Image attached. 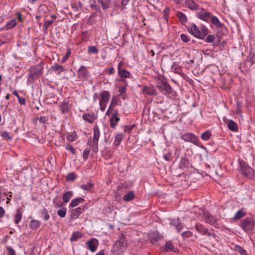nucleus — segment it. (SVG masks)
Here are the masks:
<instances>
[{"label": "nucleus", "instance_id": "1", "mask_svg": "<svg viewBox=\"0 0 255 255\" xmlns=\"http://www.w3.org/2000/svg\"><path fill=\"white\" fill-rule=\"evenodd\" d=\"M99 101L100 109L102 112H104L107 107V105L110 99V93L108 91H103L100 94Z\"/></svg>", "mask_w": 255, "mask_h": 255}, {"label": "nucleus", "instance_id": "2", "mask_svg": "<svg viewBox=\"0 0 255 255\" xmlns=\"http://www.w3.org/2000/svg\"><path fill=\"white\" fill-rule=\"evenodd\" d=\"M240 170L243 174L249 178H252L254 177L255 171L250 167L245 162L240 161Z\"/></svg>", "mask_w": 255, "mask_h": 255}, {"label": "nucleus", "instance_id": "3", "mask_svg": "<svg viewBox=\"0 0 255 255\" xmlns=\"http://www.w3.org/2000/svg\"><path fill=\"white\" fill-rule=\"evenodd\" d=\"M181 138L186 142L193 143L194 144L199 146L200 143L197 137L192 132H187L183 134Z\"/></svg>", "mask_w": 255, "mask_h": 255}, {"label": "nucleus", "instance_id": "4", "mask_svg": "<svg viewBox=\"0 0 255 255\" xmlns=\"http://www.w3.org/2000/svg\"><path fill=\"white\" fill-rule=\"evenodd\" d=\"M254 227V221L252 218L247 217L241 221V227L246 232L252 230Z\"/></svg>", "mask_w": 255, "mask_h": 255}, {"label": "nucleus", "instance_id": "5", "mask_svg": "<svg viewBox=\"0 0 255 255\" xmlns=\"http://www.w3.org/2000/svg\"><path fill=\"white\" fill-rule=\"evenodd\" d=\"M198 10L199 11L196 13V16L201 20L209 22L212 15L211 13L206 11L203 7H201Z\"/></svg>", "mask_w": 255, "mask_h": 255}, {"label": "nucleus", "instance_id": "6", "mask_svg": "<svg viewBox=\"0 0 255 255\" xmlns=\"http://www.w3.org/2000/svg\"><path fill=\"white\" fill-rule=\"evenodd\" d=\"M127 243L123 238H121L119 240L117 241L114 245V249L117 254L121 253L126 249Z\"/></svg>", "mask_w": 255, "mask_h": 255}, {"label": "nucleus", "instance_id": "7", "mask_svg": "<svg viewBox=\"0 0 255 255\" xmlns=\"http://www.w3.org/2000/svg\"><path fill=\"white\" fill-rule=\"evenodd\" d=\"M157 87L163 94L167 95L171 93L172 88L171 86L166 82L160 81L157 83Z\"/></svg>", "mask_w": 255, "mask_h": 255}, {"label": "nucleus", "instance_id": "8", "mask_svg": "<svg viewBox=\"0 0 255 255\" xmlns=\"http://www.w3.org/2000/svg\"><path fill=\"white\" fill-rule=\"evenodd\" d=\"M42 66L41 64L31 66L29 69V74L32 79L38 78L42 73Z\"/></svg>", "mask_w": 255, "mask_h": 255}, {"label": "nucleus", "instance_id": "9", "mask_svg": "<svg viewBox=\"0 0 255 255\" xmlns=\"http://www.w3.org/2000/svg\"><path fill=\"white\" fill-rule=\"evenodd\" d=\"M195 229L202 235H207V236H212L215 238L216 234L213 233L209 232L208 230L202 224L200 223H197L195 225Z\"/></svg>", "mask_w": 255, "mask_h": 255}, {"label": "nucleus", "instance_id": "10", "mask_svg": "<svg viewBox=\"0 0 255 255\" xmlns=\"http://www.w3.org/2000/svg\"><path fill=\"white\" fill-rule=\"evenodd\" d=\"M203 216L205 222L212 226H213L218 221V219L210 214L207 211H203Z\"/></svg>", "mask_w": 255, "mask_h": 255}, {"label": "nucleus", "instance_id": "11", "mask_svg": "<svg viewBox=\"0 0 255 255\" xmlns=\"http://www.w3.org/2000/svg\"><path fill=\"white\" fill-rule=\"evenodd\" d=\"M89 76V71L84 66H81L79 68L77 72V76L78 78L82 80H86Z\"/></svg>", "mask_w": 255, "mask_h": 255}, {"label": "nucleus", "instance_id": "12", "mask_svg": "<svg viewBox=\"0 0 255 255\" xmlns=\"http://www.w3.org/2000/svg\"><path fill=\"white\" fill-rule=\"evenodd\" d=\"M188 31L195 37L199 38L200 35V30L199 27L194 23H192L188 27Z\"/></svg>", "mask_w": 255, "mask_h": 255}, {"label": "nucleus", "instance_id": "13", "mask_svg": "<svg viewBox=\"0 0 255 255\" xmlns=\"http://www.w3.org/2000/svg\"><path fill=\"white\" fill-rule=\"evenodd\" d=\"M86 206L79 207L75 209L72 210L71 213V219L72 220L77 219L79 216L85 211Z\"/></svg>", "mask_w": 255, "mask_h": 255}, {"label": "nucleus", "instance_id": "14", "mask_svg": "<svg viewBox=\"0 0 255 255\" xmlns=\"http://www.w3.org/2000/svg\"><path fill=\"white\" fill-rule=\"evenodd\" d=\"M118 110H115L111 117L110 120V126L113 128L116 127L118 123L120 121V118L118 117Z\"/></svg>", "mask_w": 255, "mask_h": 255}, {"label": "nucleus", "instance_id": "15", "mask_svg": "<svg viewBox=\"0 0 255 255\" xmlns=\"http://www.w3.org/2000/svg\"><path fill=\"white\" fill-rule=\"evenodd\" d=\"M224 121L226 124L228 128L233 131H237L238 130L237 124L232 120H228L227 118L224 119Z\"/></svg>", "mask_w": 255, "mask_h": 255}, {"label": "nucleus", "instance_id": "16", "mask_svg": "<svg viewBox=\"0 0 255 255\" xmlns=\"http://www.w3.org/2000/svg\"><path fill=\"white\" fill-rule=\"evenodd\" d=\"M82 118L85 122H86L89 124H92L97 118V116L96 115H95L94 113H84L83 115Z\"/></svg>", "mask_w": 255, "mask_h": 255}, {"label": "nucleus", "instance_id": "17", "mask_svg": "<svg viewBox=\"0 0 255 255\" xmlns=\"http://www.w3.org/2000/svg\"><path fill=\"white\" fill-rule=\"evenodd\" d=\"M122 65V63L120 62L118 64V74L120 77L122 78H129L130 76V74L129 71L121 68V66Z\"/></svg>", "mask_w": 255, "mask_h": 255}, {"label": "nucleus", "instance_id": "18", "mask_svg": "<svg viewBox=\"0 0 255 255\" xmlns=\"http://www.w3.org/2000/svg\"><path fill=\"white\" fill-rule=\"evenodd\" d=\"M142 93L144 94H147L150 96H154L156 95V90L151 86H144L142 90Z\"/></svg>", "mask_w": 255, "mask_h": 255}, {"label": "nucleus", "instance_id": "19", "mask_svg": "<svg viewBox=\"0 0 255 255\" xmlns=\"http://www.w3.org/2000/svg\"><path fill=\"white\" fill-rule=\"evenodd\" d=\"M185 4L192 10H198L200 8L193 0H185Z\"/></svg>", "mask_w": 255, "mask_h": 255}, {"label": "nucleus", "instance_id": "20", "mask_svg": "<svg viewBox=\"0 0 255 255\" xmlns=\"http://www.w3.org/2000/svg\"><path fill=\"white\" fill-rule=\"evenodd\" d=\"M118 100L116 97H113L110 103V105L108 111L106 112V115L109 116L111 114V112L114 110L115 107L118 104Z\"/></svg>", "mask_w": 255, "mask_h": 255}, {"label": "nucleus", "instance_id": "21", "mask_svg": "<svg viewBox=\"0 0 255 255\" xmlns=\"http://www.w3.org/2000/svg\"><path fill=\"white\" fill-rule=\"evenodd\" d=\"M170 225L175 227L176 229L179 232L183 227V224L178 219H174L171 221Z\"/></svg>", "mask_w": 255, "mask_h": 255}, {"label": "nucleus", "instance_id": "22", "mask_svg": "<svg viewBox=\"0 0 255 255\" xmlns=\"http://www.w3.org/2000/svg\"><path fill=\"white\" fill-rule=\"evenodd\" d=\"M93 143H96L97 142H98L99 139L100 135V131L99 128L97 125H95L93 128Z\"/></svg>", "mask_w": 255, "mask_h": 255}, {"label": "nucleus", "instance_id": "23", "mask_svg": "<svg viewBox=\"0 0 255 255\" xmlns=\"http://www.w3.org/2000/svg\"><path fill=\"white\" fill-rule=\"evenodd\" d=\"M149 238L152 242H156L161 240L162 236L157 231H154L149 234Z\"/></svg>", "mask_w": 255, "mask_h": 255}, {"label": "nucleus", "instance_id": "24", "mask_svg": "<svg viewBox=\"0 0 255 255\" xmlns=\"http://www.w3.org/2000/svg\"><path fill=\"white\" fill-rule=\"evenodd\" d=\"M210 18L211 23L217 27L221 28L224 25L223 23L220 21L219 18L217 16L215 15H211Z\"/></svg>", "mask_w": 255, "mask_h": 255}, {"label": "nucleus", "instance_id": "25", "mask_svg": "<svg viewBox=\"0 0 255 255\" xmlns=\"http://www.w3.org/2000/svg\"><path fill=\"white\" fill-rule=\"evenodd\" d=\"M190 165V163L188 158L186 157L181 158L179 163V167L180 168L184 169L185 168H188Z\"/></svg>", "mask_w": 255, "mask_h": 255}, {"label": "nucleus", "instance_id": "26", "mask_svg": "<svg viewBox=\"0 0 255 255\" xmlns=\"http://www.w3.org/2000/svg\"><path fill=\"white\" fill-rule=\"evenodd\" d=\"M200 35L199 39L204 40L208 34V29L204 25H201L200 27Z\"/></svg>", "mask_w": 255, "mask_h": 255}, {"label": "nucleus", "instance_id": "27", "mask_svg": "<svg viewBox=\"0 0 255 255\" xmlns=\"http://www.w3.org/2000/svg\"><path fill=\"white\" fill-rule=\"evenodd\" d=\"M51 68L53 71L57 72L58 74H60L62 72L65 71V68L63 66L57 64L53 65Z\"/></svg>", "mask_w": 255, "mask_h": 255}, {"label": "nucleus", "instance_id": "28", "mask_svg": "<svg viewBox=\"0 0 255 255\" xmlns=\"http://www.w3.org/2000/svg\"><path fill=\"white\" fill-rule=\"evenodd\" d=\"M41 225V222L36 220H31L30 222L29 227L32 230H37Z\"/></svg>", "mask_w": 255, "mask_h": 255}, {"label": "nucleus", "instance_id": "29", "mask_svg": "<svg viewBox=\"0 0 255 255\" xmlns=\"http://www.w3.org/2000/svg\"><path fill=\"white\" fill-rule=\"evenodd\" d=\"M84 201V199L82 197H79L76 199H73L71 201L69 207L71 208H73L78 205H79L80 203L83 202Z\"/></svg>", "mask_w": 255, "mask_h": 255}, {"label": "nucleus", "instance_id": "30", "mask_svg": "<svg viewBox=\"0 0 255 255\" xmlns=\"http://www.w3.org/2000/svg\"><path fill=\"white\" fill-rule=\"evenodd\" d=\"M73 192L72 191H69L66 192L65 193H64L63 195V202L67 203H68L71 198L73 197Z\"/></svg>", "mask_w": 255, "mask_h": 255}, {"label": "nucleus", "instance_id": "31", "mask_svg": "<svg viewBox=\"0 0 255 255\" xmlns=\"http://www.w3.org/2000/svg\"><path fill=\"white\" fill-rule=\"evenodd\" d=\"M176 15L181 23L184 24L187 22V17L184 13L180 11H177Z\"/></svg>", "mask_w": 255, "mask_h": 255}, {"label": "nucleus", "instance_id": "32", "mask_svg": "<svg viewBox=\"0 0 255 255\" xmlns=\"http://www.w3.org/2000/svg\"><path fill=\"white\" fill-rule=\"evenodd\" d=\"M93 187L94 185L91 182H89L86 184H82L80 186V188L88 191H91L93 189Z\"/></svg>", "mask_w": 255, "mask_h": 255}, {"label": "nucleus", "instance_id": "33", "mask_svg": "<svg viewBox=\"0 0 255 255\" xmlns=\"http://www.w3.org/2000/svg\"><path fill=\"white\" fill-rule=\"evenodd\" d=\"M17 23L15 19H13L8 21L5 25V28L6 30H10L16 26Z\"/></svg>", "mask_w": 255, "mask_h": 255}, {"label": "nucleus", "instance_id": "34", "mask_svg": "<svg viewBox=\"0 0 255 255\" xmlns=\"http://www.w3.org/2000/svg\"><path fill=\"white\" fill-rule=\"evenodd\" d=\"M87 245L89 250L92 252L96 251L97 245H96L94 241L91 240L87 242Z\"/></svg>", "mask_w": 255, "mask_h": 255}, {"label": "nucleus", "instance_id": "35", "mask_svg": "<svg viewBox=\"0 0 255 255\" xmlns=\"http://www.w3.org/2000/svg\"><path fill=\"white\" fill-rule=\"evenodd\" d=\"M60 108L63 113H67L69 109L68 103L66 101H63L60 105Z\"/></svg>", "mask_w": 255, "mask_h": 255}, {"label": "nucleus", "instance_id": "36", "mask_svg": "<svg viewBox=\"0 0 255 255\" xmlns=\"http://www.w3.org/2000/svg\"><path fill=\"white\" fill-rule=\"evenodd\" d=\"M123 138V135L122 133H118L115 136V139L114 141V144L116 146H119L121 143Z\"/></svg>", "mask_w": 255, "mask_h": 255}, {"label": "nucleus", "instance_id": "37", "mask_svg": "<svg viewBox=\"0 0 255 255\" xmlns=\"http://www.w3.org/2000/svg\"><path fill=\"white\" fill-rule=\"evenodd\" d=\"M101 3L103 9H106L110 7L111 0H98Z\"/></svg>", "mask_w": 255, "mask_h": 255}, {"label": "nucleus", "instance_id": "38", "mask_svg": "<svg viewBox=\"0 0 255 255\" xmlns=\"http://www.w3.org/2000/svg\"><path fill=\"white\" fill-rule=\"evenodd\" d=\"M174 250V247L173 244L170 242H167L165 245L163 251L165 252H168L173 251Z\"/></svg>", "mask_w": 255, "mask_h": 255}, {"label": "nucleus", "instance_id": "39", "mask_svg": "<svg viewBox=\"0 0 255 255\" xmlns=\"http://www.w3.org/2000/svg\"><path fill=\"white\" fill-rule=\"evenodd\" d=\"M82 235L79 232H75L73 233L70 238L71 241H77L80 238L82 237Z\"/></svg>", "mask_w": 255, "mask_h": 255}, {"label": "nucleus", "instance_id": "40", "mask_svg": "<svg viewBox=\"0 0 255 255\" xmlns=\"http://www.w3.org/2000/svg\"><path fill=\"white\" fill-rule=\"evenodd\" d=\"M134 198V194L133 191H129L123 197L124 200L126 201H131Z\"/></svg>", "mask_w": 255, "mask_h": 255}, {"label": "nucleus", "instance_id": "41", "mask_svg": "<svg viewBox=\"0 0 255 255\" xmlns=\"http://www.w3.org/2000/svg\"><path fill=\"white\" fill-rule=\"evenodd\" d=\"M41 217L44 221H47L50 218V215L49 214L48 210L44 208L41 211Z\"/></svg>", "mask_w": 255, "mask_h": 255}, {"label": "nucleus", "instance_id": "42", "mask_svg": "<svg viewBox=\"0 0 255 255\" xmlns=\"http://www.w3.org/2000/svg\"><path fill=\"white\" fill-rule=\"evenodd\" d=\"M22 218V213L19 209L16 210V214L14 216V223L18 224L21 221Z\"/></svg>", "mask_w": 255, "mask_h": 255}, {"label": "nucleus", "instance_id": "43", "mask_svg": "<svg viewBox=\"0 0 255 255\" xmlns=\"http://www.w3.org/2000/svg\"><path fill=\"white\" fill-rule=\"evenodd\" d=\"M246 215V213L243 211V209H241L238 210L236 213L235 214L234 219H239L243 217Z\"/></svg>", "mask_w": 255, "mask_h": 255}, {"label": "nucleus", "instance_id": "44", "mask_svg": "<svg viewBox=\"0 0 255 255\" xmlns=\"http://www.w3.org/2000/svg\"><path fill=\"white\" fill-rule=\"evenodd\" d=\"M211 135V133L209 130H206L201 134V138L202 140L206 141L210 138Z\"/></svg>", "mask_w": 255, "mask_h": 255}, {"label": "nucleus", "instance_id": "45", "mask_svg": "<svg viewBox=\"0 0 255 255\" xmlns=\"http://www.w3.org/2000/svg\"><path fill=\"white\" fill-rule=\"evenodd\" d=\"M171 70L172 72L175 73L179 74L181 72L180 67L176 62H173L172 64Z\"/></svg>", "mask_w": 255, "mask_h": 255}, {"label": "nucleus", "instance_id": "46", "mask_svg": "<svg viewBox=\"0 0 255 255\" xmlns=\"http://www.w3.org/2000/svg\"><path fill=\"white\" fill-rule=\"evenodd\" d=\"M77 138V135L75 131H74L70 134L67 135L66 138L70 142H73L75 141Z\"/></svg>", "mask_w": 255, "mask_h": 255}, {"label": "nucleus", "instance_id": "47", "mask_svg": "<svg viewBox=\"0 0 255 255\" xmlns=\"http://www.w3.org/2000/svg\"><path fill=\"white\" fill-rule=\"evenodd\" d=\"M67 212V209L63 207L57 211V214L61 218H64L65 217Z\"/></svg>", "mask_w": 255, "mask_h": 255}, {"label": "nucleus", "instance_id": "48", "mask_svg": "<svg viewBox=\"0 0 255 255\" xmlns=\"http://www.w3.org/2000/svg\"><path fill=\"white\" fill-rule=\"evenodd\" d=\"M77 178V175L74 172L69 173L66 177L67 180L73 181Z\"/></svg>", "mask_w": 255, "mask_h": 255}, {"label": "nucleus", "instance_id": "49", "mask_svg": "<svg viewBox=\"0 0 255 255\" xmlns=\"http://www.w3.org/2000/svg\"><path fill=\"white\" fill-rule=\"evenodd\" d=\"M235 250L236 252H238L242 255H245L246 254V251L240 246H236L235 247Z\"/></svg>", "mask_w": 255, "mask_h": 255}, {"label": "nucleus", "instance_id": "50", "mask_svg": "<svg viewBox=\"0 0 255 255\" xmlns=\"http://www.w3.org/2000/svg\"><path fill=\"white\" fill-rule=\"evenodd\" d=\"M88 51L89 53L97 54L98 49L95 46H90L88 47Z\"/></svg>", "mask_w": 255, "mask_h": 255}, {"label": "nucleus", "instance_id": "51", "mask_svg": "<svg viewBox=\"0 0 255 255\" xmlns=\"http://www.w3.org/2000/svg\"><path fill=\"white\" fill-rule=\"evenodd\" d=\"M215 39V37L214 35L212 34L208 35L207 37L206 38H205L204 40H205V41L208 43H211L213 42Z\"/></svg>", "mask_w": 255, "mask_h": 255}, {"label": "nucleus", "instance_id": "52", "mask_svg": "<svg viewBox=\"0 0 255 255\" xmlns=\"http://www.w3.org/2000/svg\"><path fill=\"white\" fill-rule=\"evenodd\" d=\"M181 236H182V237L183 238H190L193 236V233H192V232H191L189 231H187L182 232L181 234Z\"/></svg>", "mask_w": 255, "mask_h": 255}, {"label": "nucleus", "instance_id": "53", "mask_svg": "<svg viewBox=\"0 0 255 255\" xmlns=\"http://www.w3.org/2000/svg\"><path fill=\"white\" fill-rule=\"evenodd\" d=\"M126 87L125 86H120L119 87L118 92L119 95L121 96H124V94L126 93Z\"/></svg>", "mask_w": 255, "mask_h": 255}, {"label": "nucleus", "instance_id": "54", "mask_svg": "<svg viewBox=\"0 0 255 255\" xmlns=\"http://www.w3.org/2000/svg\"><path fill=\"white\" fill-rule=\"evenodd\" d=\"M0 135L4 139H8V140H11L12 138V137L9 135V133L7 131H5L2 132L0 133Z\"/></svg>", "mask_w": 255, "mask_h": 255}, {"label": "nucleus", "instance_id": "55", "mask_svg": "<svg viewBox=\"0 0 255 255\" xmlns=\"http://www.w3.org/2000/svg\"><path fill=\"white\" fill-rule=\"evenodd\" d=\"M82 39L84 41L88 40L89 37L88 35V32L87 31H83L81 35Z\"/></svg>", "mask_w": 255, "mask_h": 255}, {"label": "nucleus", "instance_id": "56", "mask_svg": "<svg viewBox=\"0 0 255 255\" xmlns=\"http://www.w3.org/2000/svg\"><path fill=\"white\" fill-rule=\"evenodd\" d=\"M170 13V9L169 7H165V8L163 10V14L164 18L167 20L168 19V16Z\"/></svg>", "mask_w": 255, "mask_h": 255}, {"label": "nucleus", "instance_id": "57", "mask_svg": "<svg viewBox=\"0 0 255 255\" xmlns=\"http://www.w3.org/2000/svg\"><path fill=\"white\" fill-rule=\"evenodd\" d=\"M6 250L8 255H16L15 250L11 247H6Z\"/></svg>", "mask_w": 255, "mask_h": 255}, {"label": "nucleus", "instance_id": "58", "mask_svg": "<svg viewBox=\"0 0 255 255\" xmlns=\"http://www.w3.org/2000/svg\"><path fill=\"white\" fill-rule=\"evenodd\" d=\"M90 152V149L89 148H86L83 151V157L84 159H87L88 158L89 153Z\"/></svg>", "mask_w": 255, "mask_h": 255}, {"label": "nucleus", "instance_id": "59", "mask_svg": "<svg viewBox=\"0 0 255 255\" xmlns=\"http://www.w3.org/2000/svg\"><path fill=\"white\" fill-rule=\"evenodd\" d=\"M66 150L70 151L73 154L76 153V150L72 146V145L68 144L65 147Z\"/></svg>", "mask_w": 255, "mask_h": 255}, {"label": "nucleus", "instance_id": "60", "mask_svg": "<svg viewBox=\"0 0 255 255\" xmlns=\"http://www.w3.org/2000/svg\"><path fill=\"white\" fill-rule=\"evenodd\" d=\"M164 158L167 161H171L172 160L171 154L169 152H167L163 154Z\"/></svg>", "mask_w": 255, "mask_h": 255}, {"label": "nucleus", "instance_id": "61", "mask_svg": "<svg viewBox=\"0 0 255 255\" xmlns=\"http://www.w3.org/2000/svg\"><path fill=\"white\" fill-rule=\"evenodd\" d=\"M53 22V20L46 21L43 24V28L47 29Z\"/></svg>", "mask_w": 255, "mask_h": 255}, {"label": "nucleus", "instance_id": "62", "mask_svg": "<svg viewBox=\"0 0 255 255\" xmlns=\"http://www.w3.org/2000/svg\"><path fill=\"white\" fill-rule=\"evenodd\" d=\"M70 54H71V51L70 50H68L66 55L65 56H64L63 57V58H62L61 62L62 63H64L65 62H66Z\"/></svg>", "mask_w": 255, "mask_h": 255}, {"label": "nucleus", "instance_id": "63", "mask_svg": "<svg viewBox=\"0 0 255 255\" xmlns=\"http://www.w3.org/2000/svg\"><path fill=\"white\" fill-rule=\"evenodd\" d=\"M180 38L181 40L184 42H188L189 41L188 36L185 34H181L180 35Z\"/></svg>", "mask_w": 255, "mask_h": 255}, {"label": "nucleus", "instance_id": "64", "mask_svg": "<svg viewBox=\"0 0 255 255\" xmlns=\"http://www.w3.org/2000/svg\"><path fill=\"white\" fill-rule=\"evenodd\" d=\"M18 101L19 103L21 105H25L26 104V100H25V98L21 97L19 96L18 98Z\"/></svg>", "mask_w": 255, "mask_h": 255}]
</instances>
